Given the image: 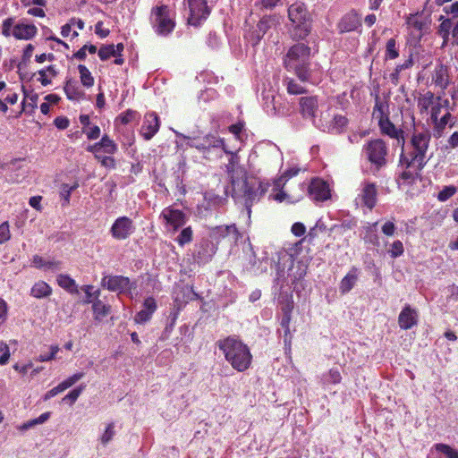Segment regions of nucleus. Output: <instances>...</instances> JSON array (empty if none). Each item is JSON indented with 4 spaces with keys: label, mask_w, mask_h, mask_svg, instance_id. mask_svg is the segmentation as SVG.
<instances>
[{
    "label": "nucleus",
    "mask_w": 458,
    "mask_h": 458,
    "mask_svg": "<svg viewBox=\"0 0 458 458\" xmlns=\"http://www.w3.org/2000/svg\"><path fill=\"white\" fill-rule=\"evenodd\" d=\"M216 345L233 369L238 372H244L250 368L252 363L250 350L237 336L229 335L217 341Z\"/></svg>",
    "instance_id": "nucleus-1"
},
{
    "label": "nucleus",
    "mask_w": 458,
    "mask_h": 458,
    "mask_svg": "<svg viewBox=\"0 0 458 458\" xmlns=\"http://www.w3.org/2000/svg\"><path fill=\"white\" fill-rule=\"evenodd\" d=\"M311 48L304 43L293 45L283 58L284 67L290 72H293L301 82L310 81L311 70Z\"/></svg>",
    "instance_id": "nucleus-2"
},
{
    "label": "nucleus",
    "mask_w": 458,
    "mask_h": 458,
    "mask_svg": "<svg viewBox=\"0 0 458 458\" xmlns=\"http://www.w3.org/2000/svg\"><path fill=\"white\" fill-rule=\"evenodd\" d=\"M431 140V132L428 128L422 127L421 130L414 129L411 137V145L412 150L410 154L411 158L408 159L401 155V161L405 163L406 168L414 166L418 171H421L426 164V154L428 150Z\"/></svg>",
    "instance_id": "nucleus-3"
},
{
    "label": "nucleus",
    "mask_w": 458,
    "mask_h": 458,
    "mask_svg": "<svg viewBox=\"0 0 458 458\" xmlns=\"http://www.w3.org/2000/svg\"><path fill=\"white\" fill-rule=\"evenodd\" d=\"M187 146L196 148L208 160L221 158L226 146L225 140L216 133H208L204 136L187 137Z\"/></svg>",
    "instance_id": "nucleus-4"
},
{
    "label": "nucleus",
    "mask_w": 458,
    "mask_h": 458,
    "mask_svg": "<svg viewBox=\"0 0 458 458\" xmlns=\"http://www.w3.org/2000/svg\"><path fill=\"white\" fill-rule=\"evenodd\" d=\"M289 20L294 25L292 32L293 40L304 39L311 31L310 15L302 3H294L288 8Z\"/></svg>",
    "instance_id": "nucleus-5"
},
{
    "label": "nucleus",
    "mask_w": 458,
    "mask_h": 458,
    "mask_svg": "<svg viewBox=\"0 0 458 458\" xmlns=\"http://www.w3.org/2000/svg\"><path fill=\"white\" fill-rule=\"evenodd\" d=\"M388 151V146L382 139L369 140L362 148V154L374 172L380 171L387 165Z\"/></svg>",
    "instance_id": "nucleus-6"
},
{
    "label": "nucleus",
    "mask_w": 458,
    "mask_h": 458,
    "mask_svg": "<svg viewBox=\"0 0 458 458\" xmlns=\"http://www.w3.org/2000/svg\"><path fill=\"white\" fill-rule=\"evenodd\" d=\"M150 21L155 32L159 36L166 37L175 28V21L170 15V8L166 4L152 7Z\"/></svg>",
    "instance_id": "nucleus-7"
},
{
    "label": "nucleus",
    "mask_w": 458,
    "mask_h": 458,
    "mask_svg": "<svg viewBox=\"0 0 458 458\" xmlns=\"http://www.w3.org/2000/svg\"><path fill=\"white\" fill-rule=\"evenodd\" d=\"M14 23V18L8 17L2 23V35L5 38L13 36L19 40L32 39L38 33V29L34 24L23 22Z\"/></svg>",
    "instance_id": "nucleus-8"
},
{
    "label": "nucleus",
    "mask_w": 458,
    "mask_h": 458,
    "mask_svg": "<svg viewBox=\"0 0 458 458\" xmlns=\"http://www.w3.org/2000/svg\"><path fill=\"white\" fill-rule=\"evenodd\" d=\"M225 153L230 156L225 168L233 190L235 191L236 187L240 186L241 181L247 179V171L240 165V156L237 152H233L226 148Z\"/></svg>",
    "instance_id": "nucleus-9"
},
{
    "label": "nucleus",
    "mask_w": 458,
    "mask_h": 458,
    "mask_svg": "<svg viewBox=\"0 0 458 458\" xmlns=\"http://www.w3.org/2000/svg\"><path fill=\"white\" fill-rule=\"evenodd\" d=\"M189 8L188 24L198 27L208 19L210 8L207 0H184Z\"/></svg>",
    "instance_id": "nucleus-10"
},
{
    "label": "nucleus",
    "mask_w": 458,
    "mask_h": 458,
    "mask_svg": "<svg viewBox=\"0 0 458 458\" xmlns=\"http://www.w3.org/2000/svg\"><path fill=\"white\" fill-rule=\"evenodd\" d=\"M135 229L132 219L123 216L114 221L110 228V233L114 240L124 241L134 233Z\"/></svg>",
    "instance_id": "nucleus-11"
},
{
    "label": "nucleus",
    "mask_w": 458,
    "mask_h": 458,
    "mask_svg": "<svg viewBox=\"0 0 458 458\" xmlns=\"http://www.w3.org/2000/svg\"><path fill=\"white\" fill-rule=\"evenodd\" d=\"M209 236L216 242L228 239L233 243H237L242 237L235 224L211 227Z\"/></svg>",
    "instance_id": "nucleus-12"
},
{
    "label": "nucleus",
    "mask_w": 458,
    "mask_h": 458,
    "mask_svg": "<svg viewBox=\"0 0 458 458\" xmlns=\"http://www.w3.org/2000/svg\"><path fill=\"white\" fill-rule=\"evenodd\" d=\"M308 193L310 199L315 201H325L331 198L328 183L319 178L311 180L308 188Z\"/></svg>",
    "instance_id": "nucleus-13"
},
{
    "label": "nucleus",
    "mask_w": 458,
    "mask_h": 458,
    "mask_svg": "<svg viewBox=\"0 0 458 458\" xmlns=\"http://www.w3.org/2000/svg\"><path fill=\"white\" fill-rule=\"evenodd\" d=\"M273 24L274 19L271 16H263L257 27L246 33L245 38L252 46H257Z\"/></svg>",
    "instance_id": "nucleus-14"
},
{
    "label": "nucleus",
    "mask_w": 458,
    "mask_h": 458,
    "mask_svg": "<svg viewBox=\"0 0 458 458\" xmlns=\"http://www.w3.org/2000/svg\"><path fill=\"white\" fill-rule=\"evenodd\" d=\"M160 120L157 113L148 112L144 116L140 133L145 140H151L159 131Z\"/></svg>",
    "instance_id": "nucleus-15"
},
{
    "label": "nucleus",
    "mask_w": 458,
    "mask_h": 458,
    "mask_svg": "<svg viewBox=\"0 0 458 458\" xmlns=\"http://www.w3.org/2000/svg\"><path fill=\"white\" fill-rule=\"evenodd\" d=\"M101 285L111 292L123 293L131 290L129 277L123 276H106L101 280Z\"/></svg>",
    "instance_id": "nucleus-16"
},
{
    "label": "nucleus",
    "mask_w": 458,
    "mask_h": 458,
    "mask_svg": "<svg viewBox=\"0 0 458 458\" xmlns=\"http://www.w3.org/2000/svg\"><path fill=\"white\" fill-rule=\"evenodd\" d=\"M160 217L165 222V225L171 226L174 231H177L186 223V215L182 210L174 209L172 207L164 208Z\"/></svg>",
    "instance_id": "nucleus-17"
},
{
    "label": "nucleus",
    "mask_w": 458,
    "mask_h": 458,
    "mask_svg": "<svg viewBox=\"0 0 458 458\" xmlns=\"http://www.w3.org/2000/svg\"><path fill=\"white\" fill-rule=\"evenodd\" d=\"M361 27V19L354 10L344 14L337 24L339 33L352 32Z\"/></svg>",
    "instance_id": "nucleus-18"
},
{
    "label": "nucleus",
    "mask_w": 458,
    "mask_h": 458,
    "mask_svg": "<svg viewBox=\"0 0 458 458\" xmlns=\"http://www.w3.org/2000/svg\"><path fill=\"white\" fill-rule=\"evenodd\" d=\"M300 113L304 119L314 120L318 109V100L316 96L301 97L299 99Z\"/></svg>",
    "instance_id": "nucleus-19"
},
{
    "label": "nucleus",
    "mask_w": 458,
    "mask_h": 458,
    "mask_svg": "<svg viewBox=\"0 0 458 458\" xmlns=\"http://www.w3.org/2000/svg\"><path fill=\"white\" fill-rule=\"evenodd\" d=\"M157 309V304L154 297H148L144 300L143 308L139 312H137L134 316V322L136 324H145L148 322L153 314L156 312Z\"/></svg>",
    "instance_id": "nucleus-20"
},
{
    "label": "nucleus",
    "mask_w": 458,
    "mask_h": 458,
    "mask_svg": "<svg viewBox=\"0 0 458 458\" xmlns=\"http://www.w3.org/2000/svg\"><path fill=\"white\" fill-rule=\"evenodd\" d=\"M380 132L392 139L397 140L398 142L404 144V132L402 129H397L395 125L390 121L389 116L377 121Z\"/></svg>",
    "instance_id": "nucleus-21"
},
{
    "label": "nucleus",
    "mask_w": 458,
    "mask_h": 458,
    "mask_svg": "<svg viewBox=\"0 0 458 458\" xmlns=\"http://www.w3.org/2000/svg\"><path fill=\"white\" fill-rule=\"evenodd\" d=\"M64 91L66 98L71 101H81L86 99V93L78 85L77 81L72 77H66Z\"/></svg>",
    "instance_id": "nucleus-22"
},
{
    "label": "nucleus",
    "mask_w": 458,
    "mask_h": 458,
    "mask_svg": "<svg viewBox=\"0 0 458 458\" xmlns=\"http://www.w3.org/2000/svg\"><path fill=\"white\" fill-rule=\"evenodd\" d=\"M398 324L402 329L408 330L418 324V312L410 305H405L399 314Z\"/></svg>",
    "instance_id": "nucleus-23"
},
{
    "label": "nucleus",
    "mask_w": 458,
    "mask_h": 458,
    "mask_svg": "<svg viewBox=\"0 0 458 458\" xmlns=\"http://www.w3.org/2000/svg\"><path fill=\"white\" fill-rule=\"evenodd\" d=\"M377 190L374 182H365L360 197L362 204L369 209H372L377 204Z\"/></svg>",
    "instance_id": "nucleus-24"
},
{
    "label": "nucleus",
    "mask_w": 458,
    "mask_h": 458,
    "mask_svg": "<svg viewBox=\"0 0 458 458\" xmlns=\"http://www.w3.org/2000/svg\"><path fill=\"white\" fill-rule=\"evenodd\" d=\"M240 184H242V188L243 190V197L245 199V208L248 215V218H250L251 214V207L253 203L258 199L259 194L257 192L256 187L254 185H250L247 179L241 181Z\"/></svg>",
    "instance_id": "nucleus-25"
},
{
    "label": "nucleus",
    "mask_w": 458,
    "mask_h": 458,
    "mask_svg": "<svg viewBox=\"0 0 458 458\" xmlns=\"http://www.w3.org/2000/svg\"><path fill=\"white\" fill-rule=\"evenodd\" d=\"M432 81L442 90L447 88L449 85V75L446 65L441 63L436 65L432 73Z\"/></svg>",
    "instance_id": "nucleus-26"
},
{
    "label": "nucleus",
    "mask_w": 458,
    "mask_h": 458,
    "mask_svg": "<svg viewBox=\"0 0 458 458\" xmlns=\"http://www.w3.org/2000/svg\"><path fill=\"white\" fill-rule=\"evenodd\" d=\"M375 105L373 107L372 116L373 118L379 121L385 117L389 116V104L388 100L384 98L382 99L378 94V92L374 93Z\"/></svg>",
    "instance_id": "nucleus-27"
},
{
    "label": "nucleus",
    "mask_w": 458,
    "mask_h": 458,
    "mask_svg": "<svg viewBox=\"0 0 458 458\" xmlns=\"http://www.w3.org/2000/svg\"><path fill=\"white\" fill-rule=\"evenodd\" d=\"M438 20L441 21V23L437 27V33L443 39L441 45V47L443 48L447 46L450 40V34L452 33L454 26L450 18H445V16L441 15Z\"/></svg>",
    "instance_id": "nucleus-28"
},
{
    "label": "nucleus",
    "mask_w": 458,
    "mask_h": 458,
    "mask_svg": "<svg viewBox=\"0 0 458 458\" xmlns=\"http://www.w3.org/2000/svg\"><path fill=\"white\" fill-rule=\"evenodd\" d=\"M358 281V268L352 267L340 282L339 290L342 294L348 293Z\"/></svg>",
    "instance_id": "nucleus-29"
},
{
    "label": "nucleus",
    "mask_w": 458,
    "mask_h": 458,
    "mask_svg": "<svg viewBox=\"0 0 458 458\" xmlns=\"http://www.w3.org/2000/svg\"><path fill=\"white\" fill-rule=\"evenodd\" d=\"M57 284L60 287L72 294H78L79 289L74 279L65 274L58 275L56 278Z\"/></svg>",
    "instance_id": "nucleus-30"
},
{
    "label": "nucleus",
    "mask_w": 458,
    "mask_h": 458,
    "mask_svg": "<svg viewBox=\"0 0 458 458\" xmlns=\"http://www.w3.org/2000/svg\"><path fill=\"white\" fill-rule=\"evenodd\" d=\"M92 310L95 320L100 321L111 312V306L98 299L92 303Z\"/></svg>",
    "instance_id": "nucleus-31"
},
{
    "label": "nucleus",
    "mask_w": 458,
    "mask_h": 458,
    "mask_svg": "<svg viewBox=\"0 0 458 458\" xmlns=\"http://www.w3.org/2000/svg\"><path fill=\"white\" fill-rule=\"evenodd\" d=\"M453 119H454V117L449 111H447L441 118L438 117L436 122H433V124H434L433 135L436 138L442 137L446 125Z\"/></svg>",
    "instance_id": "nucleus-32"
},
{
    "label": "nucleus",
    "mask_w": 458,
    "mask_h": 458,
    "mask_svg": "<svg viewBox=\"0 0 458 458\" xmlns=\"http://www.w3.org/2000/svg\"><path fill=\"white\" fill-rule=\"evenodd\" d=\"M51 293H52L51 286L44 281H38V282L35 283L30 290V294L33 297L38 298V299L47 297Z\"/></svg>",
    "instance_id": "nucleus-33"
},
{
    "label": "nucleus",
    "mask_w": 458,
    "mask_h": 458,
    "mask_svg": "<svg viewBox=\"0 0 458 458\" xmlns=\"http://www.w3.org/2000/svg\"><path fill=\"white\" fill-rule=\"evenodd\" d=\"M436 97L433 92L427 91L418 98V108L421 114L428 112V108L434 104Z\"/></svg>",
    "instance_id": "nucleus-34"
},
{
    "label": "nucleus",
    "mask_w": 458,
    "mask_h": 458,
    "mask_svg": "<svg viewBox=\"0 0 458 458\" xmlns=\"http://www.w3.org/2000/svg\"><path fill=\"white\" fill-rule=\"evenodd\" d=\"M78 72L80 74V81L82 86L87 89L93 87L95 79L91 74V72L84 64L78 65Z\"/></svg>",
    "instance_id": "nucleus-35"
},
{
    "label": "nucleus",
    "mask_w": 458,
    "mask_h": 458,
    "mask_svg": "<svg viewBox=\"0 0 458 458\" xmlns=\"http://www.w3.org/2000/svg\"><path fill=\"white\" fill-rule=\"evenodd\" d=\"M284 82L286 85L287 93L290 95H301L307 92L305 87L301 86L293 78H285Z\"/></svg>",
    "instance_id": "nucleus-36"
},
{
    "label": "nucleus",
    "mask_w": 458,
    "mask_h": 458,
    "mask_svg": "<svg viewBox=\"0 0 458 458\" xmlns=\"http://www.w3.org/2000/svg\"><path fill=\"white\" fill-rule=\"evenodd\" d=\"M79 187V182H75L72 185L63 183L61 185L60 197L63 199L62 206L67 207L70 204L71 194Z\"/></svg>",
    "instance_id": "nucleus-37"
},
{
    "label": "nucleus",
    "mask_w": 458,
    "mask_h": 458,
    "mask_svg": "<svg viewBox=\"0 0 458 458\" xmlns=\"http://www.w3.org/2000/svg\"><path fill=\"white\" fill-rule=\"evenodd\" d=\"M99 146H101V149L105 153L109 155H114L118 150L116 143L107 134L102 136L99 140Z\"/></svg>",
    "instance_id": "nucleus-38"
},
{
    "label": "nucleus",
    "mask_w": 458,
    "mask_h": 458,
    "mask_svg": "<svg viewBox=\"0 0 458 458\" xmlns=\"http://www.w3.org/2000/svg\"><path fill=\"white\" fill-rule=\"evenodd\" d=\"M399 56V48L396 40L391 38L387 40L386 45L385 60H394Z\"/></svg>",
    "instance_id": "nucleus-39"
},
{
    "label": "nucleus",
    "mask_w": 458,
    "mask_h": 458,
    "mask_svg": "<svg viewBox=\"0 0 458 458\" xmlns=\"http://www.w3.org/2000/svg\"><path fill=\"white\" fill-rule=\"evenodd\" d=\"M348 124V119L343 114H335L332 120L331 130L335 133H341L344 131Z\"/></svg>",
    "instance_id": "nucleus-40"
},
{
    "label": "nucleus",
    "mask_w": 458,
    "mask_h": 458,
    "mask_svg": "<svg viewBox=\"0 0 458 458\" xmlns=\"http://www.w3.org/2000/svg\"><path fill=\"white\" fill-rule=\"evenodd\" d=\"M192 239L193 231L191 226H188L181 231L175 241L180 246H184L185 244L191 242Z\"/></svg>",
    "instance_id": "nucleus-41"
},
{
    "label": "nucleus",
    "mask_w": 458,
    "mask_h": 458,
    "mask_svg": "<svg viewBox=\"0 0 458 458\" xmlns=\"http://www.w3.org/2000/svg\"><path fill=\"white\" fill-rule=\"evenodd\" d=\"M437 452L442 453L446 458H458V451L451 447L449 445L437 443L434 445Z\"/></svg>",
    "instance_id": "nucleus-42"
},
{
    "label": "nucleus",
    "mask_w": 458,
    "mask_h": 458,
    "mask_svg": "<svg viewBox=\"0 0 458 458\" xmlns=\"http://www.w3.org/2000/svg\"><path fill=\"white\" fill-rule=\"evenodd\" d=\"M140 117V114L137 111L127 109L126 111L121 113L116 121H119L122 124H128Z\"/></svg>",
    "instance_id": "nucleus-43"
},
{
    "label": "nucleus",
    "mask_w": 458,
    "mask_h": 458,
    "mask_svg": "<svg viewBox=\"0 0 458 458\" xmlns=\"http://www.w3.org/2000/svg\"><path fill=\"white\" fill-rule=\"evenodd\" d=\"M279 302L282 305L281 310L283 314H290L292 315V312L294 308V302L293 300V295L285 294L280 297Z\"/></svg>",
    "instance_id": "nucleus-44"
},
{
    "label": "nucleus",
    "mask_w": 458,
    "mask_h": 458,
    "mask_svg": "<svg viewBox=\"0 0 458 458\" xmlns=\"http://www.w3.org/2000/svg\"><path fill=\"white\" fill-rule=\"evenodd\" d=\"M98 55L100 58V60H102V61H106L110 57L115 56L114 45V44L102 45L98 51Z\"/></svg>",
    "instance_id": "nucleus-45"
},
{
    "label": "nucleus",
    "mask_w": 458,
    "mask_h": 458,
    "mask_svg": "<svg viewBox=\"0 0 458 458\" xmlns=\"http://www.w3.org/2000/svg\"><path fill=\"white\" fill-rule=\"evenodd\" d=\"M114 422H110L106 425L104 433L100 437V442L103 445H106L114 437Z\"/></svg>",
    "instance_id": "nucleus-46"
},
{
    "label": "nucleus",
    "mask_w": 458,
    "mask_h": 458,
    "mask_svg": "<svg viewBox=\"0 0 458 458\" xmlns=\"http://www.w3.org/2000/svg\"><path fill=\"white\" fill-rule=\"evenodd\" d=\"M84 389H85L84 385H81L78 387L72 389L63 398V402L69 403L70 404H73L77 401V399L79 398V396L81 395V394L82 393V391Z\"/></svg>",
    "instance_id": "nucleus-47"
},
{
    "label": "nucleus",
    "mask_w": 458,
    "mask_h": 458,
    "mask_svg": "<svg viewBox=\"0 0 458 458\" xmlns=\"http://www.w3.org/2000/svg\"><path fill=\"white\" fill-rule=\"evenodd\" d=\"M85 374L83 372H78L71 377H67L65 380L60 383V386L64 390L68 389L69 387L72 386L75 383H77L79 380H81Z\"/></svg>",
    "instance_id": "nucleus-48"
},
{
    "label": "nucleus",
    "mask_w": 458,
    "mask_h": 458,
    "mask_svg": "<svg viewBox=\"0 0 458 458\" xmlns=\"http://www.w3.org/2000/svg\"><path fill=\"white\" fill-rule=\"evenodd\" d=\"M82 133L86 134L87 139L89 140H97L100 137L101 130L98 125L89 126L88 128H82Z\"/></svg>",
    "instance_id": "nucleus-49"
},
{
    "label": "nucleus",
    "mask_w": 458,
    "mask_h": 458,
    "mask_svg": "<svg viewBox=\"0 0 458 458\" xmlns=\"http://www.w3.org/2000/svg\"><path fill=\"white\" fill-rule=\"evenodd\" d=\"M342 380V376L337 369H331L325 376V382L327 384H339Z\"/></svg>",
    "instance_id": "nucleus-50"
},
{
    "label": "nucleus",
    "mask_w": 458,
    "mask_h": 458,
    "mask_svg": "<svg viewBox=\"0 0 458 458\" xmlns=\"http://www.w3.org/2000/svg\"><path fill=\"white\" fill-rule=\"evenodd\" d=\"M456 192V188L453 185L445 186L437 194V199L439 201H445L453 197Z\"/></svg>",
    "instance_id": "nucleus-51"
},
{
    "label": "nucleus",
    "mask_w": 458,
    "mask_h": 458,
    "mask_svg": "<svg viewBox=\"0 0 458 458\" xmlns=\"http://www.w3.org/2000/svg\"><path fill=\"white\" fill-rule=\"evenodd\" d=\"M403 251H404V250H403V242L399 240L394 241L391 244V248L388 250L390 256L394 259L402 256L403 254Z\"/></svg>",
    "instance_id": "nucleus-52"
},
{
    "label": "nucleus",
    "mask_w": 458,
    "mask_h": 458,
    "mask_svg": "<svg viewBox=\"0 0 458 458\" xmlns=\"http://www.w3.org/2000/svg\"><path fill=\"white\" fill-rule=\"evenodd\" d=\"M291 320H292V315L283 314V318L280 322V325L284 328V342H286L288 338H291V335H290Z\"/></svg>",
    "instance_id": "nucleus-53"
},
{
    "label": "nucleus",
    "mask_w": 458,
    "mask_h": 458,
    "mask_svg": "<svg viewBox=\"0 0 458 458\" xmlns=\"http://www.w3.org/2000/svg\"><path fill=\"white\" fill-rule=\"evenodd\" d=\"M436 100L437 102H434V104L431 106L430 118L432 123L436 122L437 119L439 117L443 106V104L441 103V96L437 97Z\"/></svg>",
    "instance_id": "nucleus-54"
},
{
    "label": "nucleus",
    "mask_w": 458,
    "mask_h": 458,
    "mask_svg": "<svg viewBox=\"0 0 458 458\" xmlns=\"http://www.w3.org/2000/svg\"><path fill=\"white\" fill-rule=\"evenodd\" d=\"M11 238L10 227L8 222L0 225V244L8 242Z\"/></svg>",
    "instance_id": "nucleus-55"
},
{
    "label": "nucleus",
    "mask_w": 458,
    "mask_h": 458,
    "mask_svg": "<svg viewBox=\"0 0 458 458\" xmlns=\"http://www.w3.org/2000/svg\"><path fill=\"white\" fill-rule=\"evenodd\" d=\"M58 345H51L50 346V352L48 354H40L36 360L44 362V361H49L55 358L56 353L59 352Z\"/></svg>",
    "instance_id": "nucleus-56"
},
{
    "label": "nucleus",
    "mask_w": 458,
    "mask_h": 458,
    "mask_svg": "<svg viewBox=\"0 0 458 458\" xmlns=\"http://www.w3.org/2000/svg\"><path fill=\"white\" fill-rule=\"evenodd\" d=\"M0 353H2L0 355V365H4L9 360L10 351L9 346L2 341H0Z\"/></svg>",
    "instance_id": "nucleus-57"
},
{
    "label": "nucleus",
    "mask_w": 458,
    "mask_h": 458,
    "mask_svg": "<svg viewBox=\"0 0 458 458\" xmlns=\"http://www.w3.org/2000/svg\"><path fill=\"white\" fill-rule=\"evenodd\" d=\"M81 289H82V290L84 291V293H86V299H85V301H84V302H85V303H90V302H92V303H93V301H91V297H92V296H94V297L96 298V300H98V296H99V294H100V292H99V290H97V291H95L94 293H92V292H91V291H92V289H93V286H92V285H89V284H88V285H84V286H82V288H81Z\"/></svg>",
    "instance_id": "nucleus-58"
},
{
    "label": "nucleus",
    "mask_w": 458,
    "mask_h": 458,
    "mask_svg": "<svg viewBox=\"0 0 458 458\" xmlns=\"http://www.w3.org/2000/svg\"><path fill=\"white\" fill-rule=\"evenodd\" d=\"M300 169L299 168H290L286 170L282 176L276 181V186L279 187L282 181H287L288 179L298 174Z\"/></svg>",
    "instance_id": "nucleus-59"
},
{
    "label": "nucleus",
    "mask_w": 458,
    "mask_h": 458,
    "mask_svg": "<svg viewBox=\"0 0 458 458\" xmlns=\"http://www.w3.org/2000/svg\"><path fill=\"white\" fill-rule=\"evenodd\" d=\"M72 27L73 26L70 23V21L63 25L61 28V35L64 38H67L71 35L72 39L77 38L79 36V33L75 30L72 32Z\"/></svg>",
    "instance_id": "nucleus-60"
},
{
    "label": "nucleus",
    "mask_w": 458,
    "mask_h": 458,
    "mask_svg": "<svg viewBox=\"0 0 458 458\" xmlns=\"http://www.w3.org/2000/svg\"><path fill=\"white\" fill-rule=\"evenodd\" d=\"M55 126L59 130H65L70 124V121L66 116H57L54 120Z\"/></svg>",
    "instance_id": "nucleus-61"
},
{
    "label": "nucleus",
    "mask_w": 458,
    "mask_h": 458,
    "mask_svg": "<svg viewBox=\"0 0 458 458\" xmlns=\"http://www.w3.org/2000/svg\"><path fill=\"white\" fill-rule=\"evenodd\" d=\"M396 227L394 222L387 221L382 226V233L386 236H393L395 233Z\"/></svg>",
    "instance_id": "nucleus-62"
},
{
    "label": "nucleus",
    "mask_w": 458,
    "mask_h": 458,
    "mask_svg": "<svg viewBox=\"0 0 458 458\" xmlns=\"http://www.w3.org/2000/svg\"><path fill=\"white\" fill-rule=\"evenodd\" d=\"M291 231L295 236L300 237L306 233V227L302 223L296 222L292 225Z\"/></svg>",
    "instance_id": "nucleus-63"
},
{
    "label": "nucleus",
    "mask_w": 458,
    "mask_h": 458,
    "mask_svg": "<svg viewBox=\"0 0 458 458\" xmlns=\"http://www.w3.org/2000/svg\"><path fill=\"white\" fill-rule=\"evenodd\" d=\"M443 11L446 14H451L454 17L458 16V1L452 3L450 5H446L443 8Z\"/></svg>",
    "instance_id": "nucleus-64"
}]
</instances>
